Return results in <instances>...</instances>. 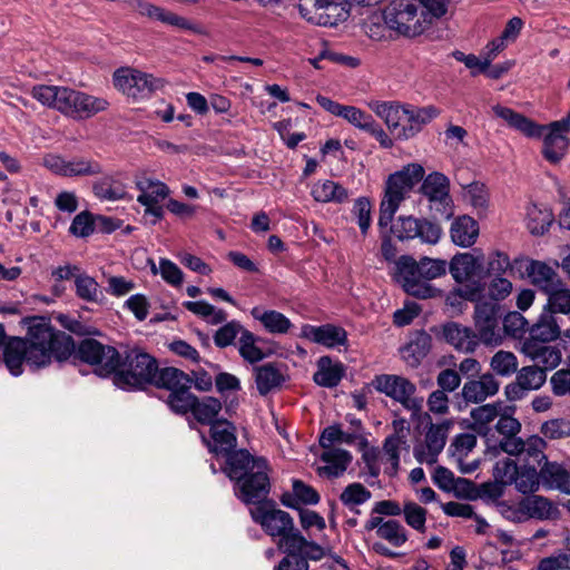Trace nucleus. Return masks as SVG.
<instances>
[{
    "instance_id": "nucleus-32",
    "label": "nucleus",
    "mask_w": 570,
    "mask_h": 570,
    "mask_svg": "<svg viewBox=\"0 0 570 570\" xmlns=\"http://www.w3.org/2000/svg\"><path fill=\"white\" fill-rule=\"evenodd\" d=\"M492 110L497 117L503 119L510 127L522 132L527 137H540L547 129L544 126L537 125L531 119L515 112L511 108L497 105Z\"/></svg>"
},
{
    "instance_id": "nucleus-44",
    "label": "nucleus",
    "mask_w": 570,
    "mask_h": 570,
    "mask_svg": "<svg viewBox=\"0 0 570 570\" xmlns=\"http://www.w3.org/2000/svg\"><path fill=\"white\" fill-rule=\"evenodd\" d=\"M501 409L502 406L500 402L488 403L474 407L470 413L472 419V430L480 435L487 436L490 432L489 424L499 416Z\"/></svg>"
},
{
    "instance_id": "nucleus-62",
    "label": "nucleus",
    "mask_w": 570,
    "mask_h": 570,
    "mask_svg": "<svg viewBox=\"0 0 570 570\" xmlns=\"http://www.w3.org/2000/svg\"><path fill=\"white\" fill-rule=\"evenodd\" d=\"M376 534L394 547H401L407 540L404 527L396 520H387L377 529Z\"/></svg>"
},
{
    "instance_id": "nucleus-26",
    "label": "nucleus",
    "mask_w": 570,
    "mask_h": 570,
    "mask_svg": "<svg viewBox=\"0 0 570 570\" xmlns=\"http://www.w3.org/2000/svg\"><path fill=\"white\" fill-rule=\"evenodd\" d=\"M522 352L534 362L533 366L544 370L546 374L547 371L553 370L561 362L560 350L556 346L547 345V343L525 340L522 344Z\"/></svg>"
},
{
    "instance_id": "nucleus-4",
    "label": "nucleus",
    "mask_w": 570,
    "mask_h": 570,
    "mask_svg": "<svg viewBox=\"0 0 570 570\" xmlns=\"http://www.w3.org/2000/svg\"><path fill=\"white\" fill-rule=\"evenodd\" d=\"M31 96L45 106L53 108L66 116L87 119L107 110L109 101L68 87L38 85Z\"/></svg>"
},
{
    "instance_id": "nucleus-10",
    "label": "nucleus",
    "mask_w": 570,
    "mask_h": 570,
    "mask_svg": "<svg viewBox=\"0 0 570 570\" xmlns=\"http://www.w3.org/2000/svg\"><path fill=\"white\" fill-rule=\"evenodd\" d=\"M386 26L397 33L413 38L426 31L414 0H392L383 12Z\"/></svg>"
},
{
    "instance_id": "nucleus-21",
    "label": "nucleus",
    "mask_w": 570,
    "mask_h": 570,
    "mask_svg": "<svg viewBox=\"0 0 570 570\" xmlns=\"http://www.w3.org/2000/svg\"><path fill=\"white\" fill-rule=\"evenodd\" d=\"M570 130V116L561 121H554L549 126V132L544 136L542 153L544 158L557 164L567 153L569 140L564 132Z\"/></svg>"
},
{
    "instance_id": "nucleus-7",
    "label": "nucleus",
    "mask_w": 570,
    "mask_h": 570,
    "mask_svg": "<svg viewBox=\"0 0 570 570\" xmlns=\"http://www.w3.org/2000/svg\"><path fill=\"white\" fill-rule=\"evenodd\" d=\"M373 387L400 403L413 417L419 416L423 410L424 399L417 394L414 382L397 374L375 375L372 381Z\"/></svg>"
},
{
    "instance_id": "nucleus-2",
    "label": "nucleus",
    "mask_w": 570,
    "mask_h": 570,
    "mask_svg": "<svg viewBox=\"0 0 570 570\" xmlns=\"http://www.w3.org/2000/svg\"><path fill=\"white\" fill-rule=\"evenodd\" d=\"M253 521L262 527L266 534L278 538L277 547L285 553H305L311 560H321L324 550L321 546L304 538L294 525L286 511L276 509L273 501L249 509Z\"/></svg>"
},
{
    "instance_id": "nucleus-12",
    "label": "nucleus",
    "mask_w": 570,
    "mask_h": 570,
    "mask_svg": "<svg viewBox=\"0 0 570 570\" xmlns=\"http://www.w3.org/2000/svg\"><path fill=\"white\" fill-rule=\"evenodd\" d=\"M114 86L127 97L145 99L164 87L165 81L132 68H119L112 76Z\"/></svg>"
},
{
    "instance_id": "nucleus-23",
    "label": "nucleus",
    "mask_w": 570,
    "mask_h": 570,
    "mask_svg": "<svg viewBox=\"0 0 570 570\" xmlns=\"http://www.w3.org/2000/svg\"><path fill=\"white\" fill-rule=\"evenodd\" d=\"M256 465H268L264 458L253 456L247 450H237L228 454L224 466L226 475L236 483L254 473Z\"/></svg>"
},
{
    "instance_id": "nucleus-27",
    "label": "nucleus",
    "mask_w": 570,
    "mask_h": 570,
    "mask_svg": "<svg viewBox=\"0 0 570 570\" xmlns=\"http://www.w3.org/2000/svg\"><path fill=\"white\" fill-rule=\"evenodd\" d=\"M475 446V434L461 433L454 438L449 448L453 461L456 463L459 470L464 474L474 472L479 466V462L476 460L465 462L469 453L472 452Z\"/></svg>"
},
{
    "instance_id": "nucleus-60",
    "label": "nucleus",
    "mask_w": 570,
    "mask_h": 570,
    "mask_svg": "<svg viewBox=\"0 0 570 570\" xmlns=\"http://www.w3.org/2000/svg\"><path fill=\"white\" fill-rule=\"evenodd\" d=\"M102 173L101 165L88 158L67 160L66 177L94 176Z\"/></svg>"
},
{
    "instance_id": "nucleus-1",
    "label": "nucleus",
    "mask_w": 570,
    "mask_h": 570,
    "mask_svg": "<svg viewBox=\"0 0 570 570\" xmlns=\"http://www.w3.org/2000/svg\"><path fill=\"white\" fill-rule=\"evenodd\" d=\"M21 324L27 328L26 337H12L3 347V362L11 374L20 375L23 363L40 368L52 360L62 362L72 355L73 338L56 330L49 318L29 316Z\"/></svg>"
},
{
    "instance_id": "nucleus-34",
    "label": "nucleus",
    "mask_w": 570,
    "mask_h": 570,
    "mask_svg": "<svg viewBox=\"0 0 570 570\" xmlns=\"http://www.w3.org/2000/svg\"><path fill=\"white\" fill-rule=\"evenodd\" d=\"M432 337L425 332L415 333L410 342L401 348V357L411 368L417 367L429 354Z\"/></svg>"
},
{
    "instance_id": "nucleus-16",
    "label": "nucleus",
    "mask_w": 570,
    "mask_h": 570,
    "mask_svg": "<svg viewBox=\"0 0 570 570\" xmlns=\"http://www.w3.org/2000/svg\"><path fill=\"white\" fill-rule=\"evenodd\" d=\"M547 381L544 370L528 365L517 371L515 380L504 387V395L509 402L521 401L532 391L541 389Z\"/></svg>"
},
{
    "instance_id": "nucleus-48",
    "label": "nucleus",
    "mask_w": 570,
    "mask_h": 570,
    "mask_svg": "<svg viewBox=\"0 0 570 570\" xmlns=\"http://www.w3.org/2000/svg\"><path fill=\"white\" fill-rule=\"evenodd\" d=\"M432 480L436 487L446 492H469L473 487V483L466 479H455L453 472L444 466H438L434 469Z\"/></svg>"
},
{
    "instance_id": "nucleus-29",
    "label": "nucleus",
    "mask_w": 570,
    "mask_h": 570,
    "mask_svg": "<svg viewBox=\"0 0 570 570\" xmlns=\"http://www.w3.org/2000/svg\"><path fill=\"white\" fill-rule=\"evenodd\" d=\"M303 334L306 338L326 347L345 345L347 342L346 331L333 324L321 326L306 325L303 327Z\"/></svg>"
},
{
    "instance_id": "nucleus-36",
    "label": "nucleus",
    "mask_w": 570,
    "mask_h": 570,
    "mask_svg": "<svg viewBox=\"0 0 570 570\" xmlns=\"http://www.w3.org/2000/svg\"><path fill=\"white\" fill-rule=\"evenodd\" d=\"M518 511L528 518L539 520L552 519L558 512L553 503L541 495L523 498L519 502Z\"/></svg>"
},
{
    "instance_id": "nucleus-49",
    "label": "nucleus",
    "mask_w": 570,
    "mask_h": 570,
    "mask_svg": "<svg viewBox=\"0 0 570 570\" xmlns=\"http://www.w3.org/2000/svg\"><path fill=\"white\" fill-rule=\"evenodd\" d=\"M94 194L101 200L115 202L127 197L126 185L112 176H105L92 186Z\"/></svg>"
},
{
    "instance_id": "nucleus-19",
    "label": "nucleus",
    "mask_w": 570,
    "mask_h": 570,
    "mask_svg": "<svg viewBox=\"0 0 570 570\" xmlns=\"http://www.w3.org/2000/svg\"><path fill=\"white\" fill-rule=\"evenodd\" d=\"M392 429L393 433L389 435L383 443V453L391 464V475L395 474L399 470L401 450L407 451L410 448L407 443V436L410 434L407 421L403 417L394 419L392 421Z\"/></svg>"
},
{
    "instance_id": "nucleus-53",
    "label": "nucleus",
    "mask_w": 570,
    "mask_h": 570,
    "mask_svg": "<svg viewBox=\"0 0 570 570\" xmlns=\"http://www.w3.org/2000/svg\"><path fill=\"white\" fill-rule=\"evenodd\" d=\"M259 342L261 338L258 336L245 328L238 341V352L240 356L252 364L262 361L265 357V353L258 346Z\"/></svg>"
},
{
    "instance_id": "nucleus-8",
    "label": "nucleus",
    "mask_w": 570,
    "mask_h": 570,
    "mask_svg": "<svg viewBox=\"0 0 570 570\" xmlns=\"http://www.w3.org/2000/svg\"><path fill=\"white\" fill-rule=\"evenodd\" d=\"M124 368H119L115 382L122 389H142L155 381L157 361L148 353L131 350L122 358Z\"/></svg>"
},
{
    "instance_id": "nucleus-59",
    "label": "nucleus",
    "mask_w": 570,
    "mask_h": 570,
    "mask_svg": "<svg viewBox=\"0 0 570 570\" xmlns=\"http://www.w3.org/2000/svg\"><path fill=\"white\" fill-rule=\"evenodd\" d=\"M422 10L421 19H424L426 30L439 19L443 18L449 9L450 0H417Z\"/></svg>"
},
{
    "instance_id": "nucleus-17",
    "label": "nucleus",
    "mask_w": 570,
    "mask_h": 570,
    "mask_svg": "<svg viewBox=\"0 0 570 570\" xmlns=\"http://www.w3.org/2000/svg\"><path fill=\"white\" fill-rule=\"evenodd\" d=\"M449 191V179L441 173H432L428 175L421 185V193L431 203L430 208L441 213L445 218H450L452 216L451 197Z\"/></svg>"
},
{
    "instance_id": "nucleus-41",
    "label": "nucleus",
    "mask_w": 570,
    "mask_h": 570,
    "mask_svg": "<svg viewBox=\"0 0 570 570\" xmlns=\"http://www.w3.org/2000/svg\"><path fill=\"white\" fill-rule=\"evenodd\" d=\"M193 380L183 371L176 367H157L155 381L151 383L157 387L169 390L170 393L183 389H190Z\"/></svg>"
},
{
    "instance_id": "nucleus-28",
    "label": "nucleus",
    "mask_w": 570,
    "mask_h": 570,
    "mask_svg": "<svg viewBox=\"0 0 570 570\" xmlns=\"http://www.w3.org/2000/svg\"><path fill=\"white\" fill-rule=\"evenodd\" d=\"M439 115V110L433 106L414 107L406 105V124L403 125L400 140H407L419 134L422 128L431 122Z\"/></svg>"
},
{
    "instance_id": "nucleus-47",
    "label": "nucleus",
    "mask_w": 570,
    "mask_h": 570,
    "mask_svg": "<svg viewBox=\"0 0 570 570\" xmlns=\"http://www.w3.org/2000/svg\"><path fill=\"white\" fill-rule=\"evenodd\" d=\"M320 501L317 491L301 480L293 481V493H285L282 503L288 508L297 509L301 503L316 504Z\"/></svg>"
},
{
    "instance_id": "nucleus-61",
    "label": "nucleus",
    "mask_w": 570,
    "mask_h": 570,
    "mask_svg": "<svg viewBox=\"0 0 570 570\" xmlns=\"http://www.w3.org/2000/svg\"><path fill=\"white\" fill-rule=\"evenodd\" d=\"M540 476L543 487L560 490L563 476H567V469L557 462L546 461L540 469Z\"/></svg>"
},
{
    "instance_id": "nucleus-11",
    "label": "nucleus",
    "mask_w": 570,
    "mask_h": 570,
    "mask_svg": "<svg viewBox=\"0 0 570 570\" xmlns=\"http://www.w3.org/2000/svg\"><path fill=\"white\" fill-rule=\"evenodd\" d=\"M297 9L306 21L324 27H333L350 16L347 0H299Z\"/></svg>"
},
{
    "instance_id": "nucleus-6",
    "label": "nucleus",
    "mask_w": 570,
    "mask_h": 570,
    "mask_svg": "<svg viewBox=\"0 0 570 570\" xmlns=\"http://www.w3.org/2000/svg\"><path fill=\"white\" fill-rule=\"evenodd\" d=\"M423 176L424 168L419 164H409L400 171L389 176L385 194L380 205V227H386L393 222L401 203L413 187L423 179Z\"/></svg>"
},
{
    "instance_id": "nucleus-3",
    "label": "nucleus",
    "mask_w": 570,
    "mask_h": 570,
    "mask_svg": "<svg viewBox=\"0 0 570 570\" xmlns=\"http://www.w3.org/2000/svg\"><path fill=\"white\" fill-rule=\"evenodd\" d=\"M396 279L411 296L428 299L441 296V289L431 281L444 276L448 262L441 258L421 257L419 261L410 255L401 256L396 263Z\"/></svg>"
},
{
    "instance_id": "nucleus-51",
    "label": "nucleus",
    "mask_w": 570,
    "mask_h": 570,
    "mask_svg": "<svg viewBox=\"0 0 570 570\" xmlns=\"http://www.w3.org/2000/svg\"><path fill=\"white\" fill-rule=\"evenodd\" d=\"M546 295L548 298L544 311L552 313V315L557 313L570 314V288L563 282L547 292Z\"/></svg>"
},
{
    "instance_id": "nucleus-18",
    "label": "nucleus",
    "mask_w": 570,
    "mask_h": 570,
    "mask_svg": "<svg viewBox=\"0 0 570 570\" xmlns=\"http://www.w3.org/2000/svg\"><path fill=\"white\" fill-rule=\"evenodd\" d=\"M513 267H518L520 273L524 272L531 283L544 294L562 282L558 273L543 262L519 258L514 259Z\"/></svg>"
},
{
    "instance_id": "nucleus-9",
    "label": "nucleus",
    "mask_w": 570,
    "mask_h": 570,
    "mask_svg": "<svg viewBox=\"0 0 570 570\" xmlns=\"http://www.w3.org/2000/svg\"><path fill=\"white\" fill-rule=\"evenodd\" d=\"M73 353L79 360L91 365L94 372L102 377L116 375L122 367V356L116 347L102 344L95 338L82 340L78 347H75Z\"/></svg>"
},
{
    "instance_id": "nucleus-22",
    "label": "nucleus",
    "mask_w": 570,
    "mask_h": 570,
    "mask_svg": "<svg viewBox=\"0 0 570 570\" xmlns=\"http://www.w3.org/2000/svg\"><path fill=\"white\" fill-rule=\"evenodd\" d=\"M130 4L134 8V10L141 16L161 21L164 23L177 27L179 29L190 30L195 33H203L200 26L193 23L190 20L181 16H178L171 11H167L163 8H159L142 0H131Z\"/></svg>"
},
{
    "instance_id": "nucleus-20",
    "label": "nucleus",
    "mask_w": 570,
    "mask_h": 570,
    "mask_svg": "<svg viewBox=\"0 0 570 570\" xmlns=\"http://www.w3.org/2000/svg\"><path fill=\"white\" fill-rule=\"evenodd\" d=\"M202 439L210 452L227 458L237 445L236 428L227 420H216L210 426V440L204 434Z\"/></svg>"
},
{
    "instance_id": "nucleus-52",
    "label": "nucleus",
    "mask_w": 570,
    "mask_h": 570,
    "mask_svg": "<svg viewBox=\"0 0 570 570\" xmlns=\"http://www.w3.org/2000/svg\"><path fill=\"white\" fill-rule=\"evenodd\" d=\"M553 222V214L549 208L531 205L527 210V226L531 234L543 235Z\"/></svg>"
},
{
    "instance_id": "nucleus-45",
    "label": "nucleus",
    "mask_w": 570,
    "mask_h": 570,
    "mask_svg": "<svg viewBox=\"0 0 570 570\" xmlns=\"http://www.w3.org/2000/svg\"><path fill=\"white\" fill-rule=\"evenodd\" d=\"M321 460L327 465L321 469L328 476L337 478L342 475L352 461V455L343 449H328L321 454Z\"/></svg>"
},
{
    "instance_id": "nucleus-64",
    "label": "nucleus",
    "mask_w": 570,
    "mask_h": 570,
    "mask_svg": "<svg viewBox=\"0 0 570 570\" xmlns=\"http://www.w3.org/2000/svg\"><path fill=\"white\" fill-rule=\"evenodd\" d=\"M196 396L189 392V389H183L169 394L168 404L173 411L180 414L193 412Z\"/></svg>"
},
{
    "instance_id": "nucleus-37",
    "label": "nucleus",
    "mask_w": 570,
    "mask_h": 570,
    "mask_svg": "<svg viewBox=\"0 0 570 570\" xmlns=\"http://www.w3.org/2000/svg\"><path fill=\"white\" fill-rule=\"evenodd\" d=\"M560 326L552 313L543 311L538 321L529 328V337L537 343H549L556 341L560 335Z\"/></svg>"
},
{
    "instance_id": "nucleus-50",
    "label": "nucleus",
    "mask_w": 570,
    "mask_h": 570,
    "mask_svg": "<svg viewBox=\"0 0 570 570\" xmlns=\"http://www.w3.org/2000/svg\"><path fill=\"white\" fill-rule=\"evenodd\" d=\"M254 318L259 321L264 327L273 334H285L292 326L291 321L277 311H262L258 307L252 309Z\"/></svg>"
},
{
    "instance_id": "nucleus-43",
    "label": "nucleus",
    "mask_w": 570,
    "mask_h": 570,
    "mask_svg": "<svg viewBox=\"0 0 570 570\" xmlns=\"http://www.w3.org/2000/svg\"><path fill=\"white\" fill-rule=\"evenodd\" d=\"M312 197L318 203L342 204L347 200L348 191L341 184L333 180L317 181L312 187Z\"/></svg>"
},
{
    "instance_id": "nucleus-46",
    "label": "nucleus",
    "mask_w": 570,
    "mask_h": 570,
    "mask_svg": "<svg viewBox=\"0 0 570 570\" xmlns=\"http://www.w3.org/2000/svg\"><path fill=\"white\" fill-rule=\"evenodd\" d=\"M518 471L519 468L513 460L508 458L499 460L493 466V478L500 485L485 484L484 488L491 490V495H500L502 493L501 487L512 484Z\"/></svg>"
},
{
    "instance_id": "nucleus-42",
    "label": "nucleus",
    "mask_w": 570,
    "mask_h": 570,
    "mask_svg": "<svg viewBox=\"0 0 570 570\" xmlns=\"http://www.w3.org/2000/svg\"><path fill=\"white\" fill-rule=\"evenodd\" d=\"M498 421L494 425L495 431L501 435V439L489 446L494 453L504 452L505 453V443L514 440H520L518 436L521 431V423L518 419L513 417L509 414H499Z\"/></svg>"
},
{
    "instance_id": "nucleus-40",
    "label": "nucleus",
    "mask_w": 570,
    "mask_h": 570,
    "mask_svg": "<svg viewBox=\"0 0 570 570\" xmlns=\"http://www.w3.org/2000/svg\"><path fill=\"white\" fill-rule=\"evenodd\" d=\"M136 187L140 190L137 202L145 207L159 204L169 195V188L166 184L146 177L136 179Z\"/></svg>"
},
{
    "instance_id": "nucleus-35",
    "label": "nucleus",
    "mask_w": 570,
    "mask_h": 570,
    "mask_svg": "<svg viewBox=\"0 0 570 570\" xmlns=\"http://www.w3.org/2000/svg\"><path fill=\"white\" fill-rule=\"evenodd\" d=\"M546 445V441L538 435H532L525 441L520 438L505 443V453L514 456L524 454L527 459L541 463L547 459L543 453Z\"/></svg>"
},
{
    "instance_id": "nucleus-24",
    "label": "nucleus",
    "mask_w": 570,
    "mask_h": 570,
    "mask_svg": "<svg viewBox=\"0 0 570 570\" xmlns=\"http://www.w3.org/2000/svg\"><path fill=\"white\" fill-rule=\"evenodd\" d=\"M500 390V382L490 373L469 380L463 384L461 395L466 403L479 404L494 396Z\"/></svg>"
},
{
    "instance_id": "nucleus-56",
    "label": "nucleus",
    "mask_w": 570,
    "mask_h": 570,
    "mask_svg": "<svg viewBox=\"0 0 570 570\" xmlns=\"http://www.w3.org/2000/svg\"><path fill=\"white\" fill-rule=\"evenodd\" d=\"M372 497L371 491L362 483L354 482L348 484L340 494L343 505L354 511L356 507L367 502Z\"/></svg>"
},
{
    "instance_id": "nucleus-30",
    "label": "nucleus",
    "mask_w": 570,
    "mask_h": 570,
    "mask_svg": "<svg viewBox=\"0 0 570 570\" xmlns=\"http://www.w3.org/2000/svg\"><path fill=\"white\" fill-rule=\"evenodd\" d=\"M482 269V261L470 253H460L452 257L448 263V271L453 279L465 286L473 276Z\"/></svg>"
},
{
    "instance_id": "nucleus-55",
    "label": "nucleus",
    "mask_w": 570,
    "mask_h": 570,
    "mask_svg": "<svg viewBox=\"0 0 570 570\" xmlns=\"http://www.w3.org/2000/svg\"><path fill=\"white\" fill-rule=\"evenodd\" d=\"M220 410L222 403L219 400L206 396L200 401L196 399L191 413L199 423L209 424L212 426V423L216 421V416Z\"/></svg>"
},
{
    "instance_id": "nucleus-5",
    "label": "nucleus",
    "mask_w": 570,
    "mask_h": 570,
    "mask_svg": "<svg viewBox=\"0 0 570 570\" xmlns=\"http://www.w3.org/2000/svg\"><path fill=\"white\" fill-rule=\"evenodd\" d=\"M483 285L480 282H471L465 286L454 289V293L469 302H474V326L476 335L485 345L499 344L501 335L500 324V305L498 303L488 302L481 298Z\"/></svg>"
},
{
    "instance_id": "nucleus-31",
    "label": "nucleus",
    "mask_w": 570,
    "mask_h": 570,
    "mask_svg": "<svg viewBox=\"0 0 570 570\" xmlns=\"http://www.w3.org/2000/svg\"><path fill=\"white\" fill-rule=\"evenodd\" d=\"M443 335L449 344L464 353L474 352L480 342L472 328L454 322L444 325Z\"/></svg>"
},
{
    "instance_id": "nucleus-25",
    "label": "nucleus",
    "mask_w": 570,
    "mask_h": 570,
    "mask_svg": "<svg viewBox=\"0 0 570 570\" xmlns=\"http://www.w3.org/2000/svg\"><path fill=\"white\" fill-rule=\"evenodd\" d=\"M371 110L381 119L384 120L390 132L400 140V135L403 128L401 124L406 117V105L397 101H379L374 100L368 104Z\"/></svg>"
},
{
    "instance_id": "nucleus-63",
    "label": "nucleus",
    "mask_w": 570,
    "mask_h": 570,
    "mask_svg": "<svg viewBox=\"0 0 570 570\" xmlns=\"http://www.w3.org/2000/svg\"><path fill=\"white\" fill-rule=\"evenodd\" d=\"M245 328L238 321H230L219 327L214 335V343L219 348L232 345L238 335H242Z\"/></svg>"
},
{
    "instance_id": "nucleus-33",
    "label": "nucleus",
    "mask_w": 570,
    "mask_h": 570,
    "mask_svg": "<svg viewBox=\"0 0 570 570\" xmlns=\"http://www.w3.org/2000/svg\"><path fill=\"white\" fill-rule=\"evenodd\" d=\"M256 389L261 395H267L282 386L285 375L276 363H266L254 367Z\"/></svg>"
},
{
    "instance_id": "nucleus-39",
    "label": "nucleus",
    "mask_w": 570,
    "mask_h": 570,
    "mask_svg": "<svg viewBox=\"0 0 570 570\" xmlns=\"http://www.w3.org/2000/svg\"><path fill=\"white\" fill-rule=\"evenodd\" d=\"M344 375V366L333 362L328 356H322L317 362V371L313 375L316 384L324 387H335Z\"/></svg>"
},
{
    "instance_id": "nucleus-38",
    "label": "nucleus",
    "mask_w": 570,
    "mask_h": 570,
    "mask_svg": "<svg viewBox=\"0 0 570 570\" xmlns=\"http://www.w3.org/2000/svg\"><path fill=\"white\" fill-rule=\"evenodd\" d=\"M450 235L455 245L470 247L475 243L479 235L478 223L470 216H460L453 220Z\"/></svg>"
},
{
    "instance_id": "nucleus-58",
    "label": "nucleus",
    "mask_w": 570,
    "mask_h": 570,
    "mask_svg": "<svg viewBox=\"0 0 570 570\" xmlns=\"http://www.w3.org/2000/svg\"><path fill=\"white\" fill-rule=\"evenodd\" d=\"M513 483L521 493H533L539 490L541 483L540 472L534 466H524L519 469L518 474L514 475Z\"/></svg>"
},
{
    "instance_id": "nucleus-54",
    "label": "nucleus",
    "mask_w": 570,
    "mask_h": 570,
    "mask_svg": "<svg viewBox=\"0 0 570 570\" xmlns=\"http://www.w3.org/2000/svg\"><path fill=\"white\" fill-rule=\"evenodd\" d=\"M76 295L86 302L97 303L102 297V292L96 279L85 273L76 275Z\"/></svg>"
},
{
    "instance_id": "nucleus-13",
    "label": "nucleus",
    "mask_w": 570,
    "mask_h": 570,
    "mask_svg": "<svg viewBox=\"0 0 570 570\" xmlns=\"http://www.w3.org/2000/svg\"><path fill=\"white\" fill-rule=\"evenodd\" d=\"M391 232L401 242L419 239L429 245L438 244L442 236L439 224L412 215L399 216L392 224Z\"/></svg>"
},
{
    "instance_id": "nucleus-14",
    "label": "nucleus",
    "mask_w": 570,
    "mask_h": 570,
    "mask_svg": "<svg viewBox=\"0 0 570 570\" xmlns=\"http://www.w3.org/2000/svg\"><path fill=\"white\" fill-rule=\"evenodd\" d=\"M453 426L452 420H443L426 426L424 439L413 448V455L420 463L434 464L443 451L448 435Z\"/></svg>"
},
{
    "instance_id": "nucleus-15",
    "label": "nucleus",
    "mask_w": 570,
    "mask_h": 570,
    "mask_svg": "<svg viewBox=\"0 0 570 570\" xmlns=\"http://www.w3.org/2000/svg\"><path fill=\"white\" fill-rule=\"evenodd\" d=\"M254 468V473L236 483L234 491L242 502L256 507L264 502H269L266 499L271 491V482L268 465H256Z\"/></svg>"
},
{
    "instance_id": "nucleus-57",
    "label": "nucleus",
    "mask_w": 570,
    "mask_h": 570,
    "mask_svg": "<svg viewBox=\"0 0 570 570\" xmlns=\"http://www.w3.org/2000/svg\"><path fill=\"white\" fill-rule=\"evenodd\" d=\"M518 358L512 352L500 350L490 360L491 370L499 376L509 377L518 371Z\"/></svg>"
}]
</instances>
